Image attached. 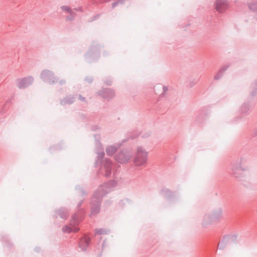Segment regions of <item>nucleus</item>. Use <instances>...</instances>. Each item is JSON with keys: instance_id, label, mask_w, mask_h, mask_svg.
<instances>
[{"instance_id": "obj_1", "label": "nucleus", "mask_w": 257, "mask_h": 257, "mask_svg": "<svg viewBox=\"0 0 257 257\" xmlns=\"http://www.w3.org/2000/svg\"><path fill=\"white\" fill-rule=\"evenodd\" d=\"M147 154L146 152L140 151L138 153V156L136 159V164L137 166H142L147 162Z\"/></svg>"}, {"instance_id": "obj_2", "label": "nucleus", "mask_w": 257, "mask_h": 257, "mask_svg": "<svg viewBox=\"0 0 257 257\" xmlns=\"http://www.w3.org/2000/svg\"><path fill=\"white\" fill-rule=\"evenodd\" d=\"M116 149L113 147H110L107 149V153L111 155H112L114 152H115Z\"/></svg>"}, {"instance_id": "obj_3", "label": "nucleus", "mask_w": 257, "mask_h": 257, "mask_svg": "<svg viewBox=\"0 0 257 257\" xmlns=\"http://www.w3.org/2000/svg\"><path fill=\"white\" fill-rule=\"evenodd\" d=\"M62 10L64 11L67 12L69 13L72 14V11L67 6H63L61 8Z\"/></svg>"}, {"instance_id": "obj_4", "label": "nucleus", "mask_w": 257, "mask_h": 257, "mask_svg": "<svg viewBox=\"0 0 257 257\" xmlns=\"http://www.w3.org/2000/svg\"><path fill=\"white\" fill-rule=\"evenodd\" d=\"M226 245V242L222 241L221 243L218 244V247L220 249H223Z\"/></svg>"}, {"instance_id": "obj_5", "label": "nucleus", "mask_w": 257, "mask_h": 257, "mask_svg": "<svg viewBox=\"0 0 257 257\" xmlns=\"http://www.w3.org/2000/svg\"><path fill=\"white\" fill-rule=\"evenodd\" d=\"M50 72L47 70H44L42 72L41 75L42 78H45L47 75H49L50 74Z\"/></svg>"}, {"instance_id": "obj_6", "label": "nucleus", "mask_w": 257, "mask_h": 257, "mask_svg": "<svg viewBox=\"0 0 257 257\" xmlns=\"http://www.w3.org/2000/svg\"><path fill=\"white\" fill-rule=\"evenodd\" d=\"M216 9L217 10V11H218L219 12H222V10L219 6V3L218 1H217L216 3Z\"/></svg>"}, {"instance_id": "obj_7", "label": "nucleus", "mask_w": 257, "mask_h": 257, "mask_svg": "<svg viewBox=\"0 0 257 257\" xmlns=\"http://www.w3.org/2000/svg\"><path fill=\"white\" fill-rule=\"evenodd\" d=\"M123 156V154H119V159L120 160L119 161L120 162H126V160H123L122 159Z\"/></svg>"}, {"instance_id": "obj_8", "label": "nucleus", "mask_w": 257, "mask_h": 257, "mask_svg": "<svg viewBox=\"0 0 257 257\" xmlns=\"http://www.w3.org/2000/svg\"><path fill=\"white\" fill-rule=\"evenodd\" d=\"M167 90H168V88H167V87L166 86H164V87H163V91H164V92H166V91H167Z\"/></svg>"}, {"instance_id": "obj_9", "label": "nucleus", "mask_w": 257, "mask_h": 257, "mask_svg": "<svg viewBox=\"0 0 257 257\" xmlns=\"http://www.w3.org/2000/svg\"><path fill=\"white\" fill-rule=\"evenodd\" d=\"M73 18H74V16H72L70 18L69 17L67 18V19H68L69 20H72V19H73Z\"/></svg>"}, {"instance_id": "obj_10", "label": "nucleus", "mask_w": 257, "mask_h": 257, "mask_svg": "<svg viewBox=\"0 0 257 257\" xmlns=\"http://www.w3.org/2000/svg\"><path fill=\"white\" fill-rule=\"evenodd\" d=\"M116 5H117V4L114 3V4H113V5H112V7H115Z\"/></svg>"}, {"instance_id": "obj_11", "label": "nucleus", "mask_w": 257, "mask_h": 257, "mask_svg": "<svg viewBox=\"0 0 257 257\" xmlns=\"http://www.w3.org/2000/svg\"><path fill=\"white\" fill-rule=\"evenodd\" d=\"M126 161H127V160H129V158H127V159H125Z\"/></svg>"}]
</instances>
